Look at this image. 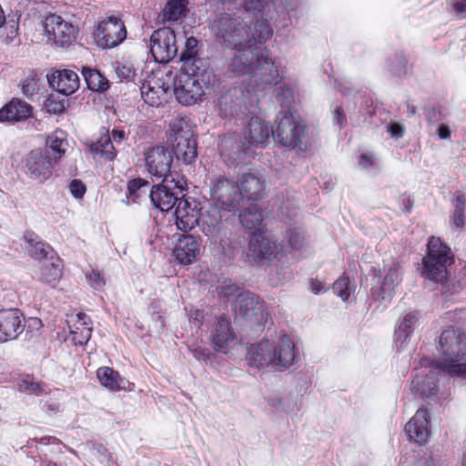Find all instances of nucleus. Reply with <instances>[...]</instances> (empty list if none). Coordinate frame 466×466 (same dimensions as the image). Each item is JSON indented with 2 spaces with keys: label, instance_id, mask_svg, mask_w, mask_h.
<instances>
[{
  "label": "nucleus",
  "instance_id": "f257e3e1",
  "mask_svg": "<svg viewBox=\"0 0 466 466\" xmlns=\"http://www.w3.org/2000/svg\"><path fill=\"white\" fill-rule=\"evenodd\" d=\"M244 21L228 14L221 15L214 22L216 36L226 46L236 50L228 64L233 76L251 75L254 91H263L277 86L282 80L279 66L266 46H255Z\"/></svg>",
  "mask_w": 466,
  "mask_h": 466
},
{
  "label": "nucleus",
  "instance_id": "f03ea898",
  "mask_svg": "<svg viewBox=\"0 0 466 466\" xmlns=\"http://www.w3.org/2000/svg\"><path fill=\"white\" fill-rule=\"evenodd\" d=\"M182 66L173 81L174 95L184 106L202 102L220 86V79L207 60Z\"/></svg>",
  "mask_w": 466,
  "mask_h": 466
},
{
  "label": "nucleus",
  "instance_id": "7ed1b4c3",
  "mask_svg": "<svg viewBox=\"0 0 466 466\" xmlns=\"http://www.w3.org/2000/svg\"><path fill=\"white\" fill-rule=\"evenodd\" d=\"M295 345L287 334L275 343L268 339L252 344L248 350V362L251 367H272L275 370L288 369L295 359Z\"/></svg>",
  "mask_w": 466,
  "mask_h": 466
},
{
  "label": "nucleus",
  "instance_id": "20e7f679",
  "mask_svg": "<svg viewBox=\"0 0 466 466\" xmlns=\"http://www.w3.org/2000/svg\"><path fill=\"white\" fill-rule=\"evenodd\" d=\"M441 359L434 367L451 375L466 377V333L460 329H444L439 339Z\"/></svg>",
  "mask_w": 466,
  "mask_h": 466
},
{
  "label": "nucleus",
  "instance_id": "39448f33",
  "mask_svg": "<svg viewBox=\"0 0 466 466\" xmlns=\"http://www.w3.org/2000/svg\"><path fill=\"white\" fill-rule=\"evenodd\" d=\"M455 261L451 248L439 237H431L427 243V252L422 258V274L437 283L444 282L448 278V268Z\"/></svg>",
  "mask_w": 466,
  "mask_h": 466
},
{
  "label": "nucleus",
  "instance_id": "423d86ee",
  "mask_svg": "<svg viewBox=\"0 0 466 466\" xmlns=\"http://www.w3.org/2000/svg\"><path fill=\"white\" fill-rule=\"evenodd\" d=\"M210 198L213 204L222 208L227 213L236 214L242 203L238 183L225 176L215 177L210 184Z\"/></svg>",
  "mask_w": 466,
  "mask_h": 466
},
{
  "label": "nucleus",
  "instance_id": "0eeeda50",
  "mask_svg": "<svg viewBox=\"0 0 466 466\" xmlns=\"http://www.w3.org/2000/svg\"><path fill=\"white\" fill-rule=\"evenodd\" d=\"M127 35V30L122 18L109 15L98 21L93 37L101 49H111L122 44Z\"/></svg>",
  "mask_w": 466,
  "mask_h": 466
},
{
  "label": "nucleus",
  "instance_id": "6e6552de",
  "mask_svg": "<svg viewBox=\"0 0 466 466\" xmlns=\"http://www.w3.org/2000/svg\"><path fill=\"white\" fill-rule=\"evenodd\" d=\"M187 179L182 175L171 178H165L161 184L155 185L150 190V200L155 208L162 212L170 210L178 201L179 198L175 189L182 193L187 189Z\"/></svg>",
  "mask_w": 466,
  "mask_h": 466
},
{
  "label": "nucleus",
  "instance_id": "1a4fd4ad",
  "mask_svg": "<svg viewBox=\"0 0 466 466\" xmlns=\"http://www.w3.org/2000/svg\"><path fill=\"white\" fill-rule=\"evenodd\" d=\"M249 91L234 87L227 90L218 100V116L222 118H241L249 112Z\"/></svg>",
  "mask_w": 466,
  "mask_h": 466
},
{
  "label": "nucleus",
  "instance_id": "9d476101",
  "mask_svg": "<svg viewBox=\"0 0 466 466\" xmlns=\"http://www.w3.org/2000/svg\"><path fill=\"white\" fill-rule=\"evenodd\" d=\"M150 52L157 63L171 61L177 54L175 31L167 26L155 30L150 36Z\"/></svg>",
  "mask_w": 466,
  "mask_h": 466
},
{
  "label": "nucleus",
  "instance_id": "9b49d317",
  "mask_svg": "<svg viewBox=\"0 0 466 466\" xmlns=\"http://www.w3.org/2000/svg\"><path fill=\"white\" fill-rule=\"evenodd\" d=\"M145 166L147 172L157 178H171L173 176L180 175L171 171L173 157L171 152L162 146L148 147L144 151Z\"/></svg>",
  "mask_w": 466,
  "mask_h": 466
},
{
  "label": "nucleus",
  "instance_id": "f8f14e48",
  "mask_svg": "<svg viewBox=\"0 0 466 466\" xmlns=\"http://www.w3.org/2000/svg\"><path fill=\"white\" fill-rule=\"evenodd\" d=\"M305 126L296 121L291 114L286 113L279 118L272 137L284 147L293 149L301 145Z\"/></svg>",
  "mask_w": 466,
  "mask_h": 466
},
{
  "label": "nucleus",
  "instance_id": "ddd939ff",
  "mask_svg": "<svg viewBox=\"0 0 466 466\" xmlns=\"http://www.w3.org/2000/svg\"><path fill=\"white\" fill-rule=\"evenodd\" d=\"M233 309L236 314L255 324H262L267 319L265 303L253 292L243 291L237 295Z\"/></svg>",
  "mask_w": 466,
  "mask_h": 466
},
{
  "label": "nucleus",
  "instance_id": "4468645a",
  "mask_svg": "<svg viewBox=\"0 0 466 466\" xmlns=\"http://www.w3.org/2000/svg\"><path fill=\"white\" fill-rule=\"evenodd\" d=\"M173 131L172 150L177 160L184 164H192L198 157V142L193 132L188 129L177 128L175 126Z\"/></svg>",
  "mask_w": 466,
  "mask_h": 466
},
{
  "label": "nucleus",
  "instance_id": "2eb2a0df",
  "mask_svg": "<svg viewBox=\"0 0 466 466\" xmlns=\"http://www.w3.org/2000/svg\"><path fill=\"white\" fill-rule=\"evenodd\" d=\"M45 28L48 38L62 48L69 46L74 42L77 31L72 24L55 14L46 17Z\"/></svg>",
  "mask_w": 466,
  "mask_h": 466
},
{
  "label": "nucleus",
  "instance_id": "dca6fc26",
  "mask_svg": "<svg viewBox=\"0 0 466 466\" xmlns=\"http://www.w3.org/2000/svg\"><path fill=\"white\" fill-rule=\"evenodd\" d=\"M201 248L202 238L199 236L184 234L177 238L172 255L178 264L187 266L198 260Z\"/></svg>",
  "mask_w": 466,
  "mask_h": 466
},
{
  "label": "nucleus",
  "instance_id": "f3484780",
  "mask_svg": "<svg viewBox=\"0 0 466 466\" xmlns=\"http://www.w3.org/2000/svg\"><path fill=\"white\" fill-rule=\"evenodd\" d=\"M277 243L265 237L262 232H253L249 241L247 257L256 264L270 261L277 257Z\"/></svg>",
  "mask_w": 466,
  "mask_h": 466
},
{
  "label": "nucleus",
  "instance_id": "a211bd4d",
  "mask_svg": "<svg viewBox=\"0 0 466 466\" xmlns=\"http://www.w3.org/2000/svg\"><path fill=\"white\" fill-rule=\"evenodd\" d=\"M127 138L126 132L123 129H113L111 133L106 127L100 129L99 137L96 141L88 144L89 150L106 160H113L116 157V150L113 146V141L121 143Z\"/></svg>",
  "mask_w": 466,
  "mask_h": 466
},
{
  "label": "nucleus",
  "instance_id": "6ab92c4d",
  "mask_svg": "<svg viewBox=\"0 0 466 466\" xmlns=\"http://www.w3.org/2000/svg\"><path fill=\"white\" fill-rule=\"evenodd\" d=\"M237 335L232 328L231 321L226 316H220L210 331L209 340L213 349L224 354L233 347Z\"/></svg>",
  "mask_w": 466,
  "mask_h": 466
},
{
  "label": "nucleus",
  "instance_id": "aec40b11",
  "mask_svg": "<svg viewBox=\"0 0 466 466\" xmlns=\"http://www.w3.org/2000/svg\"><path fill=\"white\" fill-rule=\"evenodd\" d=\"M56 164L49 156L39 149L30 151L25 157V167L32 179L44 182L49 179Z\"/></svg>",
  "mask_w": 466,
  "mask_h": 466
},
{
  "label": "nucleus",
  "instance_id": "412c9836",
  "mask_svg": "<svg viewBox=\"0 0 466 466\" xmlns=\"http://www.w3.org/2000/svg\"><path fill=\"white\" fill-rule=\"evenodd\" d=\"M25 329V317L18 309H0V343L16 339Z\"/></svg>",
  "mask_w": 466,
  "mask_h": 466
},
{
  "label": "nucleus",
  "instance_id": "4be33fe9",
  "mask_svg": "<svg viewBox=\"0 0 466 466\" xmlns=\"http://www.w3.org/2000/svg\"><path fill=\"white\" fill-rule=\"evenodd\" d=\"M200 208L195 199L179 198L175 208V223L177 228L188 232L198 223Z\"/></svg>",
  "mask_w": 466,
  "mask_h": 466
},
{
  "label": "nucleus",
  "instance_id": "5701e85b",
  "mask_svg": "<svg viewBox=\"0 0 466 466\" xmlns=\"http://www.w3.org/2000/svg\"><path fill=\"white\" fill-rule=\"evenodd\" d=\"M430 424L431 420L427 409H419L404 427L409 441L419 445L426 444L431 433Z\"/></svg>",
  "mask_w": 466,
  "mask_h": 466
},
{
  "label": "nucleus",
  "instance_id": "b1692460",
  "mask_svg": "<svg viewBox=\"0 0 466 466\" xmlns=\"http://www.w3.org/2000/svg\"><path fill=\"white\" fill-rule=\"evenodd\" d=\"M218 148L221 157L233 166L244 162L249 150L247 143L240 141L234 134L224 136L219 142Z\"/></svg>",
  "mask_w": 466,
  "mask_h": 466
},
{
  "label": "nucleus",
  "instance_id": "393cba45",
  "mask_svg": "<svg viewBox=\"0 0 466 466\" xmlns=\"http://www.w3.org/2000/svg\"><path fill=\"white\" fill-rule=\"evenodd\" d=\"M272 134L273 127L258 116H251L243 131L248 147H265Z\"/></svg>",
  "mask_w": 466,
  "mask_h": 466
},
{
  "label": "nucleus",
  "instance_id": "a878e982",
  "mask_svg": "<svg viewBox=\"0 0 466 466\" xmlns=\"http://www.w3.org/2000/svg\"><path fill=\"white\" fill-rule=\"evenodd\" d=\"M47 81L50 87L65 96L74 94L80 86L77 73L71 69L56 70L47 75Z\"/></svg>",
  "mask_w": 466,
  "mask_h": 466
},
{
  "label": "nucleus",
  "instance_id": "bb28decb",
  "mask_svg": "<svg viewBox=\"0 0 466 466\" xmlns=\"http://www.w3.org/2000/svg\"><path fill=\"white\" fill-rule=\"evenodd\" d=\"M222 208L215 204H209L200 211L198 223L197 224L202 233L209 238L212 234L218 232V228L224 226Z\"/></svg>",
  "mask_w": 466,
  "mask_h": 466
},
{
  "label": "nucleus",
  "instance_id": "cd10ccee",
  "mask_svg": "<svg viewBox=\"0 0 466 466\" xmlns=\"http://www.w3.org/2000/svg\"><path fill=\"white\" fill-rule=\"evenodd\" d=\"M33 106L20 98H12L0 109V123H17L28 119Z\"/></svg>",
  "mask_w": 466,
  "mask_h": 466
},
{
  "label": "nucleus",
  "instance_id": "c85d7f7f",
  "mask_svg": "<svg viewBox=\"0 0 466 466\" xmlns=\"http://www.w3.org/2000/svg\"><path fill=\"white\" fill-rule=\"evenodd\" d=\"M410 390L421 398H431L438 392V375L430 370L427 373H416L410 383Z\"/></svg>",
  "mask_w": 466,
  "mask_h": 466
},
{
  "label": "nucleus",
  "instance_id": "c756f323",
  "mask_svg": "<svg viewBox=\"0 0 466 466\" xmlns=\"http://www.w3.org/2000/svg\"><path fill=\"white\" fill-rule=\"evenodd\" d=\"M238 187L242 200L247 198L250 201H258L265 196V181L254 174L246 173L242 175Z\"/></svg>",
  "mask_w": 466,
  "mask_h": 466
},
{
  "label": "nucleus",
  "instance_id": "7c9ffc66",
  "mask_svg": "<svg viewBox=\"0 0 466 466\" xmlns=\"http://www.w3.org/2000/svg\"><path fill=\"white\" fill-rule=\"evenodd\" d=\"M91 324L90 318L83 312L68 320L71 339L75 345L83 346L88 342L93 330Z\"/></svg>",
  "mask_w": 466,
  "mask_h": 466
},
{
  "label": "nucleus",
  "instance_id": "2f4dec72",
  "mask_svg": "<svg viewBox=\"0 0 466 466\" xmlns=\"http://www.w3.org/2000/svg\"><path fill=\"white\" fill-rule=\"evenodd\" d=\"M24 239L28 244V253L33 258L36 260L53 258L54 248L48 243L41 241L35 232H25Z\"/></svg>",
  "mask_w": 466,
  "mask_h": 466
},
{
  "label": "nucleus",
  "instance_id": "473e14b6",
  "mask_svg": "<svg viewBox=\"0 0 466 466\" xmlns=\"http://www.w3.org/2000/svg\"><path fill=\"white\" fill-rule=\"evenodd\" d=\"M66 146V134L61 129H56L47 136L44 153L57 163L65 155Z\"/></svg>",
  "mask_w": 466,
  "mask_h": 466
},
{
  "label": "nucleus",
  "instance_id": "72a5a7b5",
  "mask_svg": "<svg viewBox=\"0 0 466 466\" xmlns=\"http://www.w3.org/2000/svg\"><path fill=\"white\" fill-rule=\"evenodd\" d=\"M239 222L248 230L253 232H262L263 214L255 205L244 208L238 215Z\"/></svg>",
  "mask_w": 466,
  "mask_h": 466
},
{
  "label": "nucleus",
  "instance_id": "f704fd0d",
  "mask_svg": "<svg viewBox=\"0 0 466 466\" xmlns=\"http://www.w3.org/2000/svg\"><path fill=\"white\" fill-rule=\"evenodd\" d=\"M96 378L99 383L110 391H120L124 388L122 383L124 379L117 370L111 367L103 366L96 370Z\"/></svg>",
  "mask_w": 466,
  "mask_h": 466
},
{
  "label": "nucleus",
  "instance_id": "c9c22d12",
  "mask_svg": "<svg viewBox=\"0 0 466 466\" xmlns=\"http://www.w3.org/2000/svg\"><path fill=\"white\" fill-rule=\"evenodd\" d=\"M82 75L86 81V86L93 92H106L109 86L108 79L96 68L83 66Z\"/></svg>",
  "mask_w": 466,
  "mask_h": 466
},
{
  "label": "nucleus",
  "instance_id": "e433bc0d",
  "mask_svg": "<svg viewBox=\"0 0 466 466\" xmlns=\"http://www.w3.org/2000/svg\"><path fill=\"white\" fill-rule=\"evenodd\" d=\"M62 276V261L59 258H56L41 268L39 280L51 288H56Z\"/></svg>",
  "mask_w": 466,
  "mask_h": 466
},
{
  "label": "nucleus",
  "instance_id": "4c0bfd02",
  "mask_svg": "<svg viewBox=\"0 0 466 466\" xmlns=\"http://www.w3.org/2000/svg\"><path fill=\"white\" fill-rule=\"evenodd\" d=\"M188 0H167L162 10L164 21L176 22L185 16Z\"/></svg>",
  "mask_w": 466,
  "mask_h": 466
},
{
  "label": "nucleus",
  "instance_id": "58836bf2",
  "mask_svg": "<svg viewBox=\"0 0 466 466\" xmlns=\"http://www.w3.org/2000/svg\"><path fill=\"white\" fill-rule=\"evenodd\" d=\"M17 388L20 392L28 395L46 394V384L41 380H35L32 375H25L21 377L17 382Z\"/></svg>",
  "mask_w": 466,
  "mask_h": 466
},
{
  "label": "nucleus",
  "instance_id": "ea45409f",
  "mask_svg": "<svg viewBox=\"0 0 466 466\" xmlns=\"http://www.w3.org/2000/svg\"><path fill=\"white\" fill-rule=\"evenodd\" d=\"M418 319V316L415 312H410L404 315L395 329L397 339L404 341L410 338L415 329Z\"/></svg>",
  "mask_w": 466,
  "mask_h": 466
},
{
  "label": "nucleus",
  "instance_id": "a19ab883",
  "mask_svg": "<svg viewBox=\"0 0 466 466\" xmlns=\"http://www.w3.org/2000/svg\"><path fill=\"white\" fill-rule=\"evenodd\" d=\"M244 24L249 32L250 37H254L255 39V46H263L262 44L268 40L273 35V30L268 21L266 19L256 22L254 32H251L250 27L246 23Z\"/></svg>",
  "mask_w": 466,
  "mask_h": 466
},
{
  "label": "nucleus",
  "instance_id": "79ce46f5",
  "mask_svg": "<svg viewBox=\"0 0 466 466\" xmlns=\"http://www.w3.org/2000/svg\"><path fill=\"white\" fill-rule=\"evenodd\" d=\"M211 243L218 245L223 253L231 250L233 247V232L225 226L218 228V232L208 238Z\"/></svg>",
  "mask_w": 466,
  "mask_h": 466
},
{
  "label": "nucleus",
  "instance_id": "37998d69",
  "mask_svg": "<svg viewBox=\"0 0 466 466\" xmlns=\"http://www.w3.org/2000/svg\"><path fill=\"white\" fill-rule=\"evenodd\" d=\"M198 41L196 37H187L185 42V49L183 50L180 60L183 65H195L197 60H205L204 58L198 57Z\"/></svg>",
  "mask_w": 466,
  "mask_h": 466
},
{
  "label": "nucleus",
  "instance_id": "c03bdc74",
  "mask_svg": "<svg viewBox=\"0 0 466 466\" xmlns=\"http://www.w3.org/2000/svg\"><path fill=\"white\" fill-rule=\"evenodd\" d=\"M334 293L343 301H347L354 289L350 288L349 276L344 272L332 285Z\"/></svg>",
  "mask_w": 466,
  "mask_h": 466
},
{
  "label": "nucleus",
  "instance_id": "a18cd8bd",
  "mask_svg": "<svg viewBox=\"0 0 466 466\" xmlns=\"http://www.w3.org/2000/svg\"><path fill=\"white\" fill-rule=\"evenodd\" d=\"M401 281L400 267L398 263H394L388 268L383 278L381 290H392L396 285Z\"/></svg>",
  "mask_w": 466,
  "mask_h": 466
},
{
  "label": "nucleus",
  "instance_id": "49530a36",
  "mask_svg": "<svg viewBox=\"0 0 466 466\" xmlns=\"http://www.w3.org/2000/svg\"><path fill=\"white\" fill-rule=\"evenodd\" d=\"M285 238L287 239L288 246L292 250H301L305 246L304 233L299 228H289L287 230Z\"/></svg>",
  "mask_w": 466,
  "mask_h": 466
},
{
  "label": "nucleus",
  "instance_id": "de8ad7c7",
  "mask_svg": "<svg viewBox=\"0 0 466 466\" xmlns=\"http://www.w3.org/2000/svg\"><path fill=\"white\" fill-rule=\"evenodd\" d=\"M149 183L147 179L137 177L127 182V198L132 202H137L140 191L143 187H148Z\"/></svg>",
  "mask_w": 466,
  "mask_h": 466
},
{
  "label": "nucleus",
  "instance_id": "09e8293b",
  "mask_svg": "<svg viewBox=\"0 0 466 466\" xmlns=\"http://www.w3.org/2000/svg\"><path fill=\"white\" fill-rule=\"evenodd\" d=\"M45 107L50 114H62L66 108V100L59 98L57 96L50 95L45 101Z\"/></svg>",
  "mask_w": 466,
  "mask_h": 466
},
{
  "label": "nucleus",
  "instance_id": "8fccbe9b",
  "mask_svg": "<svg viewBox=\"0 0 466 466\" xmlns=\"http://www.w3.org/2000/svg\"><path fill=\"white\" fill-rule=\"evenodd\" d=\"M21 91L26 96H32L38 91L37 80L34 77H27L24 79L21 84Z\"/></svg>",
  "mask_w": 466,
  "mask_h": 466
},
{
  "label": "nucleus",
  "instance_id": "3c124183",
  "mask_svg": "<svg viewBox=\"0 0 466 466\" xmlns=\"http://www.w3.org/2000/svg\"><path fill=\"white\" fill-rule=\"evenodd\" d=\"M156 95L157 93L153 90V88L150 87L149 85L143 84L141 87V96L147 104L150 106L157 105V100L159 97Z\"/></svg>",
  "mask_w": 466,
  "mask_h": 466
},
{
  "label": "nucleus",
  "instance_id": "603ef678",
  "mask_svg": "<svg viewBox=\"0 0 466 466\" xmlns=\"http://www.w3.org/2000/svg\"><path fill=\"white\" fill-rule=\"evenodd\" d=\"M69 189L76 198H82L86 191V185L79 179H73L70 182Z\"/></svg>",
  "mask_w": 466,
  "mask_h": 466
},
{
  "label": "nucleus",
  "instance_id": "864d4df0",
  "mask_svg": "<svg viewBox=\"0 0 466 466\" xmlns=\"http://www.w3.org/2000/svg\"><path fill=\"white\" fill-rule=\"evenodd\" d=\"M86 278L90 286L96 289L103 288L106 284L105 279L99 271L92 270Z\"/></svg>",
  "mask_w": 466,
  "mask_h": 466
},
{
  "label": "nucleus",
  "instance_id": "5fc2aeb1",
  "mask_svg": "<svg viewBox=\"0 0 466 466\" xmlns=\"http://www.w3.org/2000/svg\"><path fill=\"white\" fill-rule=\"evenodd\" d=\"M239 289H240V288L237 284L229 283V284H225V285L221 286L218 293H219L220 297L229 299L234 296L237 297V295L239 294L238 293Z\"/></svg>",
  "mask_w": 466,
  "mask_h": 466
},
{
  "label": "nucleus",
  "instance_id": "6e6d98bb",
  "mask_svg": "<svg viewBox=\"0 0 466 466\" xmlns=\"http://www.w3.org/2000/svg\"><path fill=\"white\" fill-rule=\"evenodd\" d=\"M333 121L339 128L344 127L347 125V116L345 111L341 106H337L333 110Z\"/></svg>",
  "mask_w": 466,
  "mask_h": 466
},
{
  "label": "nucleus",
  "instance_id": "4d7b16f0",
  "mask_svg": "<svg viewBox=\"0 0 466 466\" xmlns=\"http://www.w3.org/2000/svg\"><path fill=\"white\" fill-rule=\"evenodd\" d=\"M451 222L457 228H463L466 226V212L454 210L451 216Z\"/></svg>",
  "mask_w": 466,
  "mask_h": 466
},
{
  "label": "nucleus",
  "instance_id": "13d9d810",
  "mask_svg": "<svg viewBox=\"0 0 466 466\" xmlns=\"http://www.w3.org/2000/svg\"><path fill=\"white\" fill-rule=\"evenodd\" d=\"M42 410L48 415H54L61 411V405L56 400H49L44 402Z\"/></svg>",
  "mask_w": 466,
  "mask_h": 466
},
{
  "label": "nucleus",
  "instance_id": "bf43d9fd",
  "mask_svg": "<svg viewBox=\"0 0 466 466\" xmlns=\"http://www.w3.org/2000/svg\"><path fill=\"white\" fill-rule=\"evenodd\" d=\"M116 74L122 79L129 80L135 76L136 73L132 66L127 65H118Z\"/></svg>",
  "mask_w": 466,
  "mask_h": 466
},
{
  "label": "nucleus",
  "instance_id": "052dcab7",
  "mask_svg": "<svg viewBox=\"0 0 466 466\" xmlns=\"http://www.w3.org/2000/svg\"><path fill=\"white\" fill-rule=\"evenodd\" d=\"M454 196V210L466 211V194L463 191L458 190Z\"/></svg>",
  "mask_w": 466,
  "mask_h": 466
},
{
  "label": "nucleus",
  "instance_id": "680f3d73",
  "mask_svg": "<svg viewBox=\"0 0 466 466\" xmlns=\"http://www.w3.org/2000/svg\"><path fill=\"white\" fill-rule=\"evenodd\" d=\"M451 5L458 17H466V0H452Z\"/></svg>",
  "mask_w": 466,
  "mask_h": 466
},
{
  "label": "nucleus",
  "instance_id": "e2e57ef3",
  "mask_svg": "<svg viewBox=\"0 0 466 466\" xmlns=\"http://www.w3.org/2000/svg\"><path fill=\"white\" fill-rule=\"evenodd\" d=\"M387 130L394 138H400L404 135L403 127L397 122H390L387 127Z\"/></svg>",
  "mask_w": 466,
  "mask_h": 466
},
{
  "label": "nucleus",
  "instance_id": "0e129e2a",
  "mask_svg": "<svg viewBox=\"0 0 466 466\" xmlns=\"http://www.w3.org/2000/svg\"><path fill=\"white\" fill-rule=\"evenodd\" d=\"M310 290L314 294H319L322 291H325V283L318 279H311L309 280Z\"/></svg>",
  "mask_w": 466,
  "mask_h": 466
},
{
  "label": "nucleus",
  "instance_id": "69168bd1",
  "mask_svg": "<svg viewBox=\"0 0 466 466\" xmlns=\"http://www.w3.org/2000/svg\"><path fill=\"white\" fill-rule=\"evenodd\" d=\"M359 165L363 168L370 167L374 165L373 156L363 153L359 157Z\"/></svg>",
  "mask_w": 466,
  "mask_h": 466
},
{
  "label": "nucleus",
  "instance_id": "338daca9",
  "mask_svg": "<svg viewBox=\"0 0 466 466\" xmlns=\"http://www.w3.org/2000/svg\"><path fill=\"white\" fill-rule=\"evenodd\" d=\"M401 203L403 205V211L410 213L413 208L414 200L410 195L404 194L401 197Z\"/></svg>",
  "mask_w": 466,
  "mask_h": 466
},
{
  "label": "nucleus",
  "instance_id": "774afa93",
  "mask_svg": "<svg viewBox=\"0 0 466 466\" xmlns=\"http://www.w3.org/2000/svg\"><path fill=\"white\" fill-rule=\"evenodd\" d=\"M203 318H204L203 311L198 310V309L191 312V314H190V320H192L194 323H196V325L198 327L201 326Z\"/></svg>",
  "mask_w": 466,
  "mask_h": 466
}]
</instances>
